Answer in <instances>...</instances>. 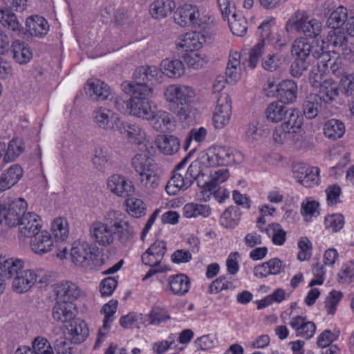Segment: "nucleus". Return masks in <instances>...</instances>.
<instances>
[{
  "label": "nucleus",
  "instance_id": "1",
  "mask_svg": "<svg viewBox=\"0 0 354 354\" xmlns=\"http://www.w3.org/2000/svg\"><path fill=\"white\" fill-rule=\"evenodd\" d=\"M91 237L101 246H108L117 240L127 245L136 234L134 227L120 211L109 210L104 222H95L90 228Z\"/></svg>",
  "mask_w": 354,
  "mask_h": 354
},
{
  "label": "nucleus",
  "instance_id": "2",
  "mask_svg": "<svg viewBox=\"0 0 354 354\" xmlns=\"http://www.w3.org/2000/svg\"><path fill=\"white\" fill-rule=\"evenodd\" d=\"M129 92L131 97L129 100L128 110L129 113L136 118L149 120L153 118L155 105L149 97L152 94V88L148 85L128 84Z\"/></svg>",
  "mask_w": 354,
  "mask_h": 354
},
{
  "label": "nucleus",
  "instance_id": "3",
  "mask_svg": "<svg viewBox=\"0 0 354 354\" xmlns=\"http://www.w3.org/2000/svg\"><path fill=\"white\" fill-rule=\"evenodd\" d=\"M131 166L139 176V185L150 193L158 188L160 178L157 173L153 160L147 153H137L131 160Z\"/></svg>",
  "mask_w": 354,
  "mask_h": 354
},
{
  "label": "nucleus",
  "instance_id": "4",
  "mask_svg": "<svg viewBox=\"0 0 354 354\" xmlns=\"http://www.w3.org/2000/svg\"><path fill=\"white\" fill-rule=\"evenodd\" d=\"M322 24L316 19L311 18L304 10L295 11L286 21L285 29L287 32H296L306 37L315 38L322 32Z\"/></svg>",
  "mask_w": 354,
  "mask_h": 354
},
{
  "label": "nucleus",
  "instance_id": "5",
  "mask_svg": "<svg viewBox=\"0 0 354 354\" xmlns=\"http://www.w3.org/2000/svg\"><path fill=\"white\" fill-rule=\"evenodd\" d=\"M28 204L22 198L8 197L0 203V224L17 226L22 216L26 214Z\"/></svg>",
  "mask_w": 354,
  "mask_h": 354
},
{
  "label": "nucleus",
  "instance_id": "6",
  "mask_svg": "<svg viewBox=\"0 0 354 354\" xmlns=\"http://www.w3.org/2000/svg\"><path fill=\"white\" fill-rule=\"evenodd\" d=\"M174 20L182 27L199 28L203 24H207L209 18L201 13L196 6L184 4L177 8L175 12Z\"/></svg>",
  "mask_w": 354,
  "mask_h": 354
},
{
  "label": "nucleus",
  "instance_id": "7",
  "mask_svg": "<svg viewBox=\"0 0 354 354\" xmlns=\"http://www.w3.org/2000/svg\"><path fill=\"white\" fill-rule=\"evenodd\" d=\"M223 17L226 18L232 32L236 36L243 37L247 31V21L239 14L236 13L234 6L230 0H217Z\"/></svg>",
  "mask_w": 354,
  "mask_h": 354
},
{
  "label": "nucleus",
  "instance_id": "8",
  "mask_svg": "<svg viewBox=\"0 0 354 354\" xmlns=\"http://www.w3.org/2000/svg\"><path fill=\"white\" fill-rule=\"evenodd\" d=\"M216 100L213 124L215 128L223 129L229 124L231 118V99L227 93H221L216 96Z\"/></svg>",
  "mask_w": 354,
  "mask_h": 354
},
{
  "label": "nucleus",
  "instance_id": "9",
  "mask_svg": "<svg viewBox=\"0 0 354 354\" xmlns=\"http://www.w3.org/2000/svg\"><path fill=\"white\" fill-rule=\"evenodd\" d=\"M164 95L171 106L178 107L191 103L195 96V92L190 86L172 84L166 88Z\"/></svg>",
  "mask_w": 354,
  "mask_h": 354
},
{
  "label": "nucleus",
  "instance_id": "10",
  "mask_svg": "<svg viewBox=\"0 0 354 354\" xmlns=\"http://www.w3.org/2000/svg\"><path fill=\"white\" fill-rule=\"evenodd\" d=\"M92 118L98 128L106 131H118L122 122L118 113L102 106L93 111Z\"/></svg>",
  "mask_w": 354,
  "mask_h": 354
},
{
  "label": "nucleus",
  "instance_id": "11",
  "mask_svg": "<svg viewBox=\"0 0 354 354\" xmlns=\"http://www.w3.org/2000/svg\"><path fill=\"white\" fill-rule=\"evenodd\" d=\"M70 254L72 261L81 267L88 266L95 257L94 248L86 241L74 242Z\"/></svg>",
  "mask_w": 354,
  "mask_h": 354
},
{
  "label": "nucleus",
  "instance_id": "12",
  "mask_svg": "<svg viewBox=\"0 0 354 354\" xmlns=\"http://www.w3.org/2000/svg\"><path fill=\"white\" fill-rule=\"evenodd\" d=\"M118 131L131 143L146 145L149 142L145 129L137 123L122 120Z\"/></svg>",
  "mask_w": 354,
  "mask_h": 354
},
{
  "label": "nucleus",
  "instance_id": "13",
  "mask_svg": "<svg viewBox=\"0 0 354 354\" xmlns=\"http://www.w3.org/2000/svg\"><path fill=\"white\" fill-rule=\"evenodd\" d=\"M107 187L115 195L127 198L134 193L132 182L124 176L113 174L107 179Z\"/></svg>",
  "mask_w": 354,
  "mask_h": 354
},
{
  "label": "nucleus",
  "instance_id": "14",
  "mask_svg": "<svg viewBox=\"0 0 354 354\" xmlns=\"http://www.w3.org/2000/svg\"><path fill=\"white\" fill-rule=\"evenodd\" d=\"M113 151L108 146L95 148L91 157L93 168L100 172L108 170L114 163Z\"/></svg>",
  "mask_w": 354,
  "mask_h": 354
},
{
  "label": "nucleus",
  "instance_id": "15",
  "mask_svg": "<svg viewBox=\"0 0 354 354\" xmlns=\"http://www.w3.org/2000/svg\"><path fill=\"white\" fill-rule=\"evenodd\" d=\"M327 46L333 48L332 50L335 53L337 50L338 53L344 55H348L351 53V48L348 41V37L345 32L338 29H332L328 31L327 37L323 41Z\"/></svg>",
  "mask_w": 354,
  "mask_h": 354
},
{
  "label": "nucleus",
  "instance_id": "16",
  "mask_svg": "<svg viewBox=\"0 0 354 354\" xmlns=\"http://www.w3.org/2000/svg\"><path fill=\"white\" fill-rule=\"evenodd\" d=\"M167 251V243L164 241L157 240L142 254L144 264L148 266H162V261Z\"/></svg>",
  "mask_w": 354,
  "mask_h": 354
},
{
  "label": "nucleus",
  "instance_id": "17",
  "mask_svg": "<svg viewBox=\"0 0 354 354\" xmlns=\"http://www.w3.org/2000/svg\"><path fill=\"white\" fill-rule=\"evenodd\" d=\"M162 71L155 66H141L137 68L133 73L135 82H129L133 84L147 85V82L151 84L160 82Z\"/></svg>",
  "mask_w": 354,
  "mask_h": 354
},
{
  "label": "nucleus",
  "instance_id": "18",
  "mask_svg": "<svg viewBox=\"0 0 354 354\" xmlns=\"http://www.w3.org/2000/svg\"><path fill=\"white\" fill-rule=\"evenodd\" d=\"M205 41V37L200 32H187L177 39L176 46L177 48L187 53L198 50Z\"/></svg>",
  "mask_w": 354,
  "mask_h": 354
},
{
  "label": "nucleus",
  "instance_id": "19",
  "mask_svg": "<svg viewBox=\"0 0 354 354\" xmlns=\"http://www.w3.org/2000/svg\"><path fill=\"white\" fill-rule=\"evenodd\" d=\"M19 235L24 237H32L40 231L41 221L40 217L34 212H27L24 214L17 223Z\"/></svg>",
  "mask_w": 354,
  "mask_h": 354
},
{
  "label": "nucleus",
  "instance_id": "20",
  "mask_svg": "<svg viewBox=\"0 0 354 354\" xmlns=\"http://www.w3.org/2000/svg\"><path fill=\"white\" fill-rule=\"evenodd\" d=\"M313 86L319 88L318 93L315 96L325 103L333 101L339 95L338 85L330 78H326L322 82L314 80Z\"/></svg>",
  "mask_w": 354,
  "mask_h": 354
},
{
  "label": "nucleus",
  "instance_id": "21",
  "mask_svg": "<svg viewBox=\"0 0 354 354\" xmlns=\"http://www.w3.org/2000/svg\"><path fill=\"white\" fill-rule=\"evenodd\" d=\"M76 306L71 301L57 299L52 309V317L54 320L65 323L71 322L75 317Z\"/></svg>",
  "mask_w": 354,
  "mask_h": 354
},
{
  "label": "nucleus",
  "instance_id": "22",
  "mask_svg": "<svg viewBox=\"0 0 354 354\" xmlns=\"http://www.w3.org/2000/svg\"><path fill=\"white\" fill-rule=\"evenodd\" d=\"M295 177L297 181L306 187H310L318 184L319 169L300 165L295 167Z\"/></svg>",
  "mask_w": 354,
  "mask_h": 354
},
{
  "label": "nucleus",
  "instance_id": "23",
  "mask_svg": "<svg viewBox=\"0 0 354 354\" xmlns=\"http://www.w3.org/2000/svg\"><path fill=\"white\" fill-rule=\"evenodd\" d=\"M36 283V272L31 269H24L15 276L12 283L15 292L21 294L28 292Z\"/></svg>",
  "mask_w": 354,
  "mask_h": 354
},
{
  "label": "nucleus",
  "instance_id": "24",
  "mask_svg": "<svg viewBox=\"0 0 354 354\" xmlns=\"http://www.w3.org/2000/svg\"><path fill=\"white\" fill-rule=\"evenodd\" d=\"M55 291L57 299L61 301H73L77 299L81 294L80 288L70 281H63L56 284Z\"/></svg>",
  "mask_w": 354,
  "mask_h": 354
},
{
  "label": "nucleus",
  "instance_id": "25",
  "mask_svg": "<svg viewBox=\"0 0 354 354\" xmlns=\"http://www.w3.org/2000/svg\"><path fill=\"white\" fill-rule=\"evenodd\" d=\"M54 242L50 234L46 231H39L32 236L30 248L37 254H46L52 250Z\"/></svg>",
  "mask_w": 354,
  "mask_h": 354
},
{
  "label": "nucleus",
  "instance_id": "26",
  "mask_svg": "<svg viewBox=\"0 0 354 354\" xmlns=\"http://www.w3.org/2000/svg\"><path fill=\"white\" fill-rule=\"evenodd\" d=\"M285 266L278 258L271 259L254 268V274L258 278H265L269 275H277L284 270Z\"/></svg>",
  "mask_w": 354,
  "mask_h": 354
},
{
  "label": "nucleus",
  "instance_id": "27",
  "mask_svg": "<svg viewBox=\"0 0 354 354\" xmlns=\"http://www.w3.org/2000/svg\"><path fill=\"white\" fill-rule=\"evenodd\" d=\"M86 93L95 101H103L111 94L110 87L105 82L95 79L88 80L86 84Z\"/></svg>",
  "mask_w": 354,
  "mask_h": 354
},
{
  "label": "nucleus",
  "instance_id": "28",
  "mask_svg": "<svg viewBox=\"0 0 354 354\" xmlns=\"http://www.w3.org/2000/svg\"><path fill=\"white\" fill-rule=\"evenodd\" d=\"M23 176V169L17 164L11 165L0 177V191L3 192L14 186Z\"/></svg>",
  "mask_w": 354,
  "mask_h": 354
},
{
  "label": "nucleus",
  "instance_id": "29",
  "mask_svg": "<svg viewBox=\"0 0 354 354\" xmlns=\"http://www.w3.org/2000/svg\"><path fill=\"white\" fill-rule=\"evenodd\" d=\"M241 54L237 51H231L225 69L226 82L235 84L241 78Z\"/></svg>",
  "mask_w": 354,
  "mask_h": 354
},
{
  "label": "nucleus",
  "instance_id": "30",
  "mask_svg": "<svg viewBox=\"0 0 354 354\" xmlns=\"http://www.w3.org/2000/svg\"><path fill=\"white\" fill-rule=\"evenodd\" d=\"M277 93L280 99V102L283 104H291L294 102L297 98V84L292 80H283L278 84Z\"/></svg>",
  "mask_w": 354,
  "mask_h": 354
},
{
  "label": "nucleus",
  "instance_id": "31",
  "mask_svg": "<svg viewBox=\"0 0 354 354\" xmlns=\"http://www.w3.org/2000/svg\"><path fill=\"white\" fill-rule=\"evenodd\" d=\"M26 26L30 35L37 37H44L49 30L48 21L44 17L38 15L27 18Z\"/></svg>",
  "mask_w": 354,
  "mask_h": 354
},
{
  "label": "nucleus",
  "instance_id": "32",
  "mask_svg": "<svg viewBox=\"0 0 354 354\" xmlns=\"http://www.w3.org/2000/svg\"><path fill=\"white\" fill-rule=\"evenodd\" d=\"M153 115V118L149 121L151 122L154 129L161 132L172 130L174 125L172 120L173 118L170 113L158 110L157 107H156Z\"/></svg>",
  "mask_w": 354,
  "mask_h": 354
},
{
  "label": "nucleus",
  "instance_id": "33",
  "mask_svg": "<svg viewBox=\"0 0 354 354\" xmlns=\"http://www.w3.org/2000/svg\"><path fill=\"white\" fill-rule=\"evenodd\" d=\"M176 7L172 0H155L149 8L151 16L156 19H162L170 15Z\"/></svg>",
  "mask_w": 354,
  "mask_h": 354
},
{
  "label": "nucleus",
  "instance_id": "34",
  "mask_svg": "<svg viewBox=\"0 0 354 354\" xmlns=\"http://www.w3.org/2000/svg\"><path fill=\"white\" fill-rule=\"evenodd\" d=\"M216 150L221 166L241 163L243 160L242 153L234 149L218 147L216 148Z\"/></svg>",
  "mask_w": 354,
  "mask_h": 354
},
{
  "label": "nucleus",
  "instance_id": "35",
  "mask_svg": "<svg viewBox=\"0 0 354 354\" xmlns=\"http://www.w3.org/2000/svg\"><path fill=\"white\" fill-rule=\"evenodd\" d=\"M68 330L72 342L75 344L83 342L88 336L87 324L80 319H73L68 328Z\"/></svg>",
  "mask_w": 354,
  "mask_h": 354
},
{
  "label": "nucleus",
  "instance_id": "36",
  "mask_svg": "<svg viewBox=\"0 0 354 354\" xmlns=\"http://www.w3.org/2000/svg\"><path fill=\"white\" fill-rule=\"evenodd\" d=\"M230 176L227 169H219L210 175V180L208 183L209 190L201 191L198 196L201 200L207 201L209 200L212 193L210 191L216 187L220 184L226 181Z\"/></svg>",
  "mask_w": 354,
  "mask_h": 354
},
{
  "label": "nucleus",
  "instance_id": "37",
  "mask_svg": "<svg viewBox=\"0 0 354 354\" xmlns=\"http://www.w3.org/2000/svg\"><path fill=\"white\" fill-rule=\"evenodd\" d=\"M11 53L13 59L19 64H27L32 57V53L28 45L20 40H15L12 42Z\"/></svg>",
  "mask_w": 354,
  "mask_h": 354
},
{
  "label": "nucleus",
  "instance_id": "38",
  "mask_svg": "<svg viewBox=\"0 0 354 354\" xmlns=\"http://www.w3.org/2000/svg\"><path fill=\"white\" fill-rule=\"evenodd\" d=\"M313 56L318 60L317 67L323 73H328L333 66V61H336L339 57L335 53L331 56L330 51H324L322 47L317 45L315 50L313 51Z\"/></svg>",
  "mask_w": 354,
  "mask_h": 354
},
{
  "label": "nucleus",
  "instance_id": "39",
  "mask_svg": "<svg viewBox=\"0 0 354 354\" xmlns=\"http://www.w3.org/2000/svg\"><path fill=\"white\" fill-rule=\"evenodd\" d=\"M212 214V209L209 205L196 203H189L184 205L183 214L187 218L202 217L207 218Z\"/></svg>",
  "mask_w": 354,
  "mask_h": 354
},
{
  "label": "nucleus",
  "instance_id": "40",
  "mask_svg": "<svg viewBox=\"0 0 354 354\" xmlns=\"http://www.w3.org/2000/svg\"><path fill=\"white\" fill-rule=\"evenodd\" d=\"M241 214V209L238 206H230L221 215L220 224L225 228H234L238 225Z\"/></svg>",
  "mask_w": 354,
  "mask_h": 354
},
{
  "label": "nucleus",
  "instance_id": "41",
  "mask_svg": "<svg viewBox=\"0 0 354 354\" xmlns=\"http://www.w3.org/2000/svg\"><path fill=\"white\" fill-rule=\"evenodd\" d=\"M1 267V274L8 278H12L24 270V263L21 259L5 257Z\"/></svg>",
  "mask_w": 354,
  "mask_h": 354
},
{
  "label": "nucleus",
  "instance_id": "42",
  "mask_svg": "<svg viewBox=\"0 0 354 354\" xmlns=\"http://www.w3.org/2000/svg\"><path fill=\"white\" fill-rule=\"evenodd\" d=\"M162 73L169 77L177 78L182 76L185 73V66L179 59H165L160 64Z\"/></svg>",
  "mask_w": 354,
  "mask_h": 354
},
{
  "label": "nucleus",
  "instance_id": "43",
  "mask_svg": "<svg viewBox=\"0 0 354 354\" xmlns=\"http://www.w3.org/2000/svg\"><path fill=\"white\" fill-rule=\"evenodd\" d=\"M315 49L316 46H313L307 39L299 37L295 40L292 46L291 53L295 58L306 59L310 53L313 55V51H315Z\"/></svg>",
  "mask_w": 354,
  "mask_h": 354
},
{
  "label": "nucleus",
  "instance_id": "44",
  "mask_svg": "<svg viewBox=\"0 0 354 354\" xmlns=\"http://www.w3.org/2000/svg\"><path fill=\"white\" fill-rule=\"evenodd\" d=\"M190 186V183H189L185 176L182 175L180 173L175 172L167 182L165 186V190L169 195H176L180 190H186Z\"/></svg>",
  "mask_w": 354,
  "mask_h": 354
},
{
  "label": "nucleus",
  "instance_id": "45",
  "mask_svg": "<svg viewBox=\"0 0 354 354\" xmlns=\"http://www.w3.org/2000/svg\"><path fill=\"white\" fill-rule=\"evenodd\" d=\"M169 287L174 295H183L188 292L190 281L184 274L174 275L169 279Z\"/></svg>",
  "mask_w": 354,
  "mask_h": 354
},
{
  "label": "nucleus",
  "instance_id": "46",
  "mask_svg": "<svg viewBox=\"0 0 354 354\" xmlns=\"http://www.w3.org/2000/svg\"><path fill=\"white\" fill-rule=\"evenodd\" d=\"M344 133V124L338 120L332 119L324 124V134L326 138L332 140H336L342 138Z\"/></svg>",
  "mask_w": 354,
  "mask_h": 354
},
{
  "label": "nucleus",
  "instance_id": "47",
  "mask_svg": "<svg viewBox=\"0 0 354 354\" xmlns=\"http://www.w3.org/2000/svg\"><path fill=\"white\" fill-rule=\"evenodd\" d=\"M283 120L284 122L281 124L285 125L284 127L294 133H296L303 124V116L300 114V112L295 109H288Z\"/></svg>",
  "mask_w": 354,
  "mask_h": 354
},
{
  "label": "nucleus",
  "instance_id": "48",
  "mask_svg": "<svg viewBox=\"0 0 354 354\" xmlns=\"http://www.w3.org/2000/svg\"><path fill=\"white\" fill-rule=\"evenodd\" d=\"M118 307V301L111 300L107 304H104L101 310V312L104 315L103 321L102 328L99 330L98 338L97 343L102 340V338L104 336V333L102 330H108L110 328L109 323L113 322V316L115 313Z\"/></svg>",
  "mask_w": 354,
  "mask_h": 354
},
{
  "label": "nucleus",
  "instance_id": "49",
  "mask_svg": "<svg viewBox=\"0 0 354 354\" xmlns=\"http://www.w3.org/2000/svg\"><path fill=\"white\" fill-rule=\"evenodd\" d=\"M288 109L280 101L270 103L266 110V115L268 120L272 122H279L286 117Z\"/></svg>",
  "mask_w": 354,
  "mask_h": 354
},
{
  "label": "nucleus",
  "instance_id": "50",
  "mask_svg": "<svg viewBox=\"0 0 354 354\" xmlns=\"http://www.w3.org/2000/svg\"><path fill=\"white\" fill-rule=\"evenodd\" d=\"M51 231L56 241H64L69 234L67 221L62 217L55 218L51 224Z\"/></svg>",
  "mask_w": 354,
  "mask_h": 354
},
{
  "label": "nucleus",
  "instance_id": "51",
  "mask_svg": "<svg viewBox=\"0 0 354 354\" xmlns=\"http://www.w3.org/2000/svg\"><path fill=\"white\" fill-rule=\"evenodd\" d=\"M158 147L164 153L170 155L178 151L180 142L177 138L173 136H163L158 138Z\"/></svg>",
  "mask_w": 354,
  "mask_h": 354
},
{
  "label": "nucleus",
  "instance_id": "52",
  "mask_svg": "<svg viewBox=\"0 0 354 354\" xmlns=\"http://www.w3.org/2000/svg\"><path fill=\"white\" fill-rule=\"evenodd\" d=\"M24 151L23 142L19 139H12L5 151L3 161L9 163L15 161Z\"/></svg>",
  "mask_w": 354,
  "mask_h": 354
},
{
  "label": "nucleus",
  "instance_id": "53",
  "mask_svg": "<svg viewBox=\"0 0 354 354\" xmlns=\"http://www.w3.org/2000/svg\"><path fill=\"white\" fill-rule=\"evenodd\" d=\"M183 59L189 68L200 69L207 63V59L205 54L198 50L187 52L183 55Z\"/></svg>",
  "mask_w": 354,
  "mask_h": 354
},
{
  "label": "nucleus",
  "instance_id": "54",
  "mask_svg": "<svg viewBox=\"0 0 354 354\" xmlns=\"http://www.w3.org/2000/svg\"><path fill=\"white\" fill-rule=\"evenodd\" d=\"M265 231L272 243L276 245H282L286 240V232L279 223H271L266 227Z\"/></svg>",
  "mask_w": 354,
  "mask_h": 354
},
{
  "label": "nucleus",
  "instance_id": "55",
  "mask_svg": "<svg viewBox=\"0 0 354 354\" xmlns=\"http://www.w3.org/2000/svg\"><path fill=\"white\" fill-rule=\"evenodd\" d=\"M347 17V9L344 6H339L331 12L327 20V24L332 29H337L345 23Z\"/></svg>",
  "mask_w": 354,
  "mask_h": 354
},
{
  "label": "nucleus",
  "instance_id": "56",
  "mask_svg": "<svg viewBox=\"0 0 354 354\" xmlns=\"http://www.w3.org/2000/svg\"><path fill=\"white\" fill-rule=\"evenodd\" d=\"M284 62L285 59L282 55L268 54L263 59L261 66L264 70L273 72L280 68Z\"/></svg>",
  "mask_w": 354,
  "mask_h": 354
},
{
  "label": "nucleus",
  "instance_id": "57",
  "mask_svg": "<svg viewBox=\"0 0 354 354\" xmlns=\"http://www.w3.org/2000/svg\"><path fill=\"white\" fill-rule=\"evenodd\" d=\"M268 133L269 129L266 125L260 122H252L248 125L246 136L252 140H258L266 136Z\"/></svg>",
  "mask_w": 354,
  "mask_h": 354
},
{
  "label": "nucleus",
  "instance_id": "58",
  "mask_svg": "<svg viewBox=\"0 0 354 354\" xmlns=\"http://www.w3.org/2000/svg\"><path fill=\"white\" fill-rule=\"evenodd\" d=\"M207 131L205 128L201 127L200 128H194L188 133L185 142L184 149L188 150L192 142L194 141L197 144L205 140L207 136Z\"/></svg>",
  "mask_w": 354,
  "mask_h": 354
},
{
  "label": "nucleus",
  "instance_id": "59",
  "mask_svg": "<svg viewBox=\"0 0 354 354\" xmlns=\"http://www.w3.org/2000/svg\"><path fill=\"white\" fill-rule=\"evenodd\" d=\"M129 213L133 217L139 218L145 214L146 207L140 199L129 198L126 201Z\"/></svg>",
  "mask_w": 354,
  "mask_h": 354
},
{
  "label": "nucleus",
  "instance_id": "60",
  "mask_svg": "<svg viewBox=\"0 0 354 354\" xmlns=\"http://www.w3.org/2000/svg\"><path fill=\"white\" fill-rule=\"evenodd\" d=\"M317 99L315 95H310L304 102V114L308 119H313L318 114L321 106L317 102Z\"/></svg>",
  "mask_w": 354,
  "mask_h": 354
},
{
  "label": "nucleus",
  "instance_id": "61",
  "mask_svg": "<svg viewBox=\"0 0 354 354\" xmlns=\"http://www.w3.org/2000/svg\"><path fill=\"white\" fill-rule=\"evenodd\" d=\"M32 350L35 354H55L51 344L44 337H37L32 342Z\"/></svg>",
  "mask_w": 354,
  "mask_h": 354
},
{
  "label": "nucleus",
  "instance_id": "62",
  "mask_svg": "<svg viewBox=\"0 0 354 354\" xmlns=\"http://www.w3.org/2000/svg\"><path fill=\"white\" fill-rule=\"evenodd\" d=\"M235 286L233 283L228 280L224 276L219 277L212 281L209 286V292L210 294H217L224 290H233Z\"/></svg>",
  "mask_w": 354,
  "mask_h": 354
},
{
  "label": "nucleus",
  "instance_id": "63",
  "mask_svg": "<svg viewBox=\"0 0 354 354\" xmlns=\"http://www.w3.org/2000/svg\"><path fill=\"white\" fill-rule=\"evenodd\" d=\"M265 44L263 41H259L250 49L248 60V66L250 68H254L257 66L259 58L264 53Z\"/></svg>",
  "mask_w": 354,
  "mask_h": 354
},
{
  "label": "nucleus",
  "instance_id": "64",
  "mask_svg": "<svg viewBox=\"0 0 354 354\" xmlns=\"http://www.w3.org/2000/svg\"><path fill=\"white\" fill-rule=\"evenodd\" d=\"M275 24V19L274 17H269L262 21L258 27V34L260 37V41H263L265 43L270 41L272 36V28Z\"/></svg>",
  "mask_w": 354,
  "mask_h": 354
}]
</instances>
